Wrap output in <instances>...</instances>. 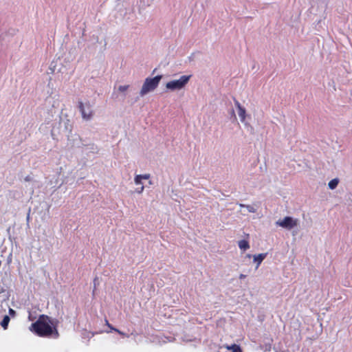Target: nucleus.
I'll use <instances>...</instances> for the list:
<instances>
[{
    "label": "nucleus",
    "mask_w": 352,
    "mask_h": 352,
    "mask_svg": "<svg viewBox=\"0 0 352 352\" xmlns=\"http://www.w3.org/2000/svg\"><path fill=\"white\" fill-rule=\"evenodd\" d=\"M106 322H107V326L110 328L111 331H113L112 328H113V327L108 322L107 320L106 321Z\"/></svg>",
    "instance_id": "obj_18"
},
{
    "label": "nucleus",
    "mask_w": 352,
    "mask_h": 352,
    "mask_svg": "<svg viewBox=\"0 0 352 352\" xmlns=\"http://www.w3.org/2000/svg\"><path fill=\"white\" fill-rule=\"evenodd\" d=\"M338 183L339 179L338 178L333 179L328 183V187L331 190H334L338 186Z\"/></svg>",
    "instance_id": "obj_12"
},
{
    "label": "nucleus",
    "mask_w": 352,
    "mask_h": 352,
    "mask_svg": "<svg viewBox=\"0 0 352 352\" xmlns=\"http://www.w3.org/2000/svg\"><path fill=\"white\" fill-rule=\"evenodd\" d=\"M245 257L248 258H250L252 257V255L250 254H246Z\"/></svg>",
    "instance_id": "obj_20"
},
{
    "label": "nucleus",
    "mask_w": 352,
    "mask_h": 352,
    "mask_svg": "<svg viewBox=\"0 0 352 352\" xmlns=\"http://www.w3.org/2000/svg\"><path fill=\"white\" fill-rule=\"evenodd\" d=\"M224 347L232 352H242L241 347L237 344L225 345Z\"/></svg>",
    "instance_id": "obj_11"
},
{
    "label": "nucleus",
    "mask_w": 352,
    "mask_h": 352,
    "mask_svg": "<svg viewBox=\"0 0 352 352\" xmlns=\"http://www.w3.org/2000/svg\"><path fill=\"white\" fill-rule=\"evenodd\" d=\"M191 77V75H182L177 79H172L166 83L165 88L169 91L182 90L185 89Z\"/></svg>",
    "instance_id": "obj_2"
},
{
    "label": "nucleus",
    "mask_w": 352,
    "mask_h": 352,
    "mask_svg": "<svg viewBox=\"0 0 352 352\" xmlns=\"http://www.w3.org/2000/svg\"><path fill=\"white\" fill-rule=\"evenodd\" d=\"M9 314H10L11 316H14L15 315V311H14V310H13L12 309H9Z\"/></svg>",
    "instance_id": "obj_17"
},
{
    "label": "nucleus",
    "mask_w": 352,
    "mask_h": 352,
    "mask_svg": "<svg viewBox=\"0 0 352 352\" xmlns=\"http://www.w3.org/2000/svg\"><path fill=\"white\" fill-rule=\"evenodd\" d=\"M276 225L283 229L291 230L299 226L300 221L292 217H285L276 221Z\"/></svg>",
    "instance_id": "obj_5"
},
{
    "label": "nucleus",
    "mask_w": 352,
    "mask_h": 352,
    "mask_svg": "<svg viewBox=\"0 0 352 352\" xmlns=\"http://www.w3.org/2000/svg\"><path fill=\"white\" fill-rule=\"evenodd\" d=\"M235 105L237 108V113L241 122L243 123L245 125H249V124L246 121L247 113L245 109L243 106H241V104L238 101L235 102Z\"/></svg>",
    "instance_id": "obj_6"
},
{
    "label": "nucleus",
    "mask_w": 352,
    "mask_h": 352,
    "mask_svg": "<svg viewBox=\"0 0 352 352\" xmlns=\"http://www.w3.org/2000/svg\"><path fill=\"white\" fill-rule=\"evenodd\" d=\"M245 278V275H244V274H240V275H239V278H240V279H243V278Z\"/></svg>",
    "instance_id": "obj_19"
},
{
    "label": "nucleus",
    "mask_w": 352,
    "mask_h": 352,
    "mask_svg": "<svg viewBox=\"0 0 352 352\" xmlns=\"http://www.w3.org/2000/svg\"><path fill=\"white\" fill-rule=\"evenodd\" d=\"M78 108L83 120H91L94 116V103L89 100L80 101Z\"/></svg>",
    "instance_id": "obj_4"
},
{
    "label": "nucleus",
    "mask_w": 352,
    "mask_h": 352,
    "mask_svg": "<svg viewBox=\"0 0 352 352\" xmlns=\"http://www.w3.org/2000/svg\"><path fill=\"white\" fill-rule=\"evenodd\" d=\"M30 329L40 336H49L53 333V324L49 317L43 315Z\"/></svg>",
    "instance_id": "obj_1"
},
{
    "label": "nucleus",
    "mask_w": 352,
    "mask_h": 352,
    "mask_svg": "<svg viewBox=\"0 0 352 352\" xmlns=\"http://www.w3.org/2000/svg\"><path fill=\"white\" fill-rule=\"evenodd\" d=\"M267 253H261L252 256L253 261L256 263V269H258L263 260L266 258Z\"/></svg>",
    "instance_id": "obj_7"
},
{
    "label": "nucleus",
    "mask_w": 352,
    "mask_h": 352,
    "mask_svg": "<svg viewBox=\"0 0 352 352\" xmlns=\"http://www.w3.org/2000/svg\"><path fill=\"white\" fill-rule=\"evenodd\" d=\"M238 246L239 249L243 252H245L250 248L249 242L245 239L239 241Z\"/></svg>",
    "instance_id": "obj_10"
},
{
    "label": "nucleus",
    "mask_w": 352,
    "mask_h": 352,
    "mask_svg": "<svg viewBox=\"0 0 352 352\" xmlns=\"http://www.w3.org/2000/svg\"><path fill=\"white\" fill-rule=\"evenodd\" d=\"M162 78V75H157L153 78H146L140 91V96L143 97L148 93L155 91L158 87Z\"/></svg>",
    "instance_id": "obj_3"
},
{
    "label": "nucleus",
    "mask_w": 352,
    "mask_h": 352,
    "mask_svg": "<svg viewBox=\"0 0 352 352\" xmlns=\"http://www.w3.org/2000/svg\"><path fill=\"white\" fill-rule=\"evenodd\" d=\"M151 177V175L147 174H143V175H136L134 177V183L135 185L142 184L143 180H147Z\"/></svg>",
    "instance_id": "obj_8"
},
{
    "label": "nucleus",
    "mask_w": 352,
    "mask_h": 352,
    "mask_svg": "<svg viewBox=\"0 0 352 352\" xmlns=\"http://www.w3.org/2000/svg\"><path fill=\"white\" fill-rule=\"evenodd\" d=\"M139 186H140V187L137 188L136 190H135V192L137 193H138V194H141L144 190V186L143 184H139Z\"/></svg>",
    "instance_id": "obj_15"
},
{
    "label": "nucleus",
    "mask_w": 352,
    "mask_h": 352,
    "mask_svg": "<svg viewBox=\"0 0 352 352\" xmlns=\"http://www.w3.org/2000/svg\"><path fill=\"white\" fill-rule=\"evenodd\" d=\"M112 330L114 331L118 332L119 334L122 335V336L128 337V336H126L124 333L120 331V330H118V329H117L116 328H112Z\"/></svg>",
    "instance_id": "obj_16"
},
{
    "label": "nucleus",
    "mask_w": 352,
    "mask_h": 352,
    "mask_svg": "<svg viewBox=\"0 0 352 352\" xmlns=\"http://www.w3.org/2000/svg\"><path fill=\"white\" fill-rule=\"evenodd\" d=\"M240 208H245L250 213H255L257 212L258 206L255 204H239Z\"/></svg>",
    "instance_id": "obj_9"
},
{
    "label": "nucleus",
    "mask_w": 352,
    "mask_h": 352,
    "mask_svg": "<svg viewBox=\"0 0 352 352\" xmlns=\"http://www.w3.org/2000/svg\"><path fill=\"white\" fill-rule=\"evenodd\" d=\"M129 88V85H120L118 87V89L120 92H125L128 90Z\"/></svg>",
    "instance_id": "obj_14"
},
{
    "label": "nucleus",
    "mask_w": 352,
    "mask_h": 352,
    "mask_svg": "<svg viewBox=\"0 0 352 352\" xmlns=\"http://www.w3.org/2000/svg\"><path fill=\"white\" fill-rule=\"evenodd\" d=\"M9 322H10V317L8 316H5L3 319V320L1 322V327L4 329H6L7 327H8Z\"/></svg>",
    "instance_id": "obj_13"
}]
</instances>
